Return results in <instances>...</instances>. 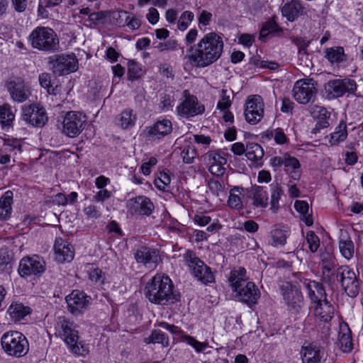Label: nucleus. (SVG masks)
Segmentation results:
<instances>
[{
  "mask_svg": "<svg viewBox=\"0 0 363 363\" xmlns=\"http://www.w3.org/2000/svg\"><path fill=\"white\" fill-rule=\"evenodd\" d=\"M224 43L222 35L206 34L187 50L186 58L194 67L203 68L216 62L222 55Z\"/></svg>",
  "mask_w": 363,
  "mask_h": 363,
  "instance_id": "f257e3e1",
  "label": "nucleus"
},
{
  "mask_svg": "<svg viewBox=\"0 0 363 363\" xmlns=\"http://www.w3.org/2000/svg\"><path fill=\"white\" fill-rule=\"evenodd\" d=\"M145 294L151 303L159 305L174 303L179 299L178 294L174 291L172 280L161 274L155 275L146 284Z\"/></svg>",
  "mask_w": 363,
  "mask_h": 363,
  "instance_id": "f03ea898",
  "label": "nucleus"
},
{
  "mask_svg": "<svg viewBox=\"0 0 363 363\" xmlns=\"http://www.w3.org/2000/svg\"><path fill=\"white\" fill-rule=\"evenodd\" d=\"M56 334L63 339L71 352L79 356H85L89 353L88 345L78 341L79 335L73 323L60 316L55 324Z\"/></svg>",
  "mask_w": 363,
  "mask_h": 363,
  "instance_id": "7ed1b4c3",
  "label": "nucleus"
},
{
  "mask_svg": "<svg viewBox=\"0 0 363 363\" xmlns=\"http://www.w3.org/2000/svg\"><path fill=\"white\" fill-rule=\"evenodd\" d=\"M32 48L42 51L51 52L57 50L59 40L55 31L49 28L38 26L28 36Z\"/></svg>",
  "mask_w": 363,
  "mask_h": 363,
  "instance_id": "20e7f679",
  "label": "nucleus"
},
{
  "mask_svg": "<svg viewBox=\"0 0 363 363\" xmlns=\"http://www.w3.org/2000/svg\"><path fill=\"white\" fill-rule=\"evenodd\" d=\"M1 346L9 356L21 357L29 350V343L24 335L18 331H9L1 337Z\"/></svg>",
  "mask_w": 363,
  "mask_h": 363,
  "instance_id": "39448f33",
  "label": "nucleus"
},
{
  "mask_svg": "<svg viewBox=\"0 0 363 363\" xmlns=\"http://www.w3.org/2000/svg\"><path fill=\"white\" fill-rule=\"evenodd\" d=\"M186 264L191 270L194 277L204 284L214 281V276L210 267L201 261L195 253L188 250L184 255Z\"/></svg>",
  "mask_w": 363,
  "mask_h": 363,
  "instance_id": "423d86ee",
  "label": "nucleus"
},
{
  "mask_svg": "<svg viewBox=\"0 0 363 363\" xmlns=\"http://www.w3.org/2000/svg\"><path fill=\"white\" fill-rule=\"evenodd\" d=\"M316 85L312 79L298 80L292 90L294 99L301 104L313 103L318 94Z\"/></svg>",
  "mask_w": 363,
  "mask_h": 363,
  "instance_id": "0eeeda50",
  "label": "nucleus"
},
{
  "mask_svg": "<svg viewBox=\"0 0 363 363\" xmlns=\"http://www.w3.org/2000/svg\"><path fill=\"white\" fill-rule=\"evenodd\" d=\"M281 291L289 311L291 314H300L304 304L301 291L289 283L281 286Z\"/></svg>",
  "mask_w": 363,
  "mask_h": 363,
  "instance_id": "6e6552de",
  "label": "nucleus"
},
{
  "mask_svg": "<svg viewBox=\"0 0 363 363\" xmlns=\"http://www.w3.org/2000/svg\"><path fill=\"white\" fill-rule=\"evenodd\" d=\"M86 117L82 112L68 111L63 118L62 133L70 138L79 135L84 130Z\"/></svg>",
  "mask_w": 363,
  "mask_h": 363,
  "instance_id": "1a4fd4ad",
  "label": "nucleus"
},
{
  "mask_svg": "<svg viewBox=\"0 0 363 363\" xmlns=\"http://www.w3.org/2000/svg\"><path fill=\"white\" fill-rule=\"evenodd\" d=\"M269 163L274 171L279 169L282 166L285 171L294 180H298L301 175V164L294 157L285 153L282 156H275L270 159Z\"/></svg>",
  "mask_w": 363,
  "mask_h": 363,
  "instance_id": "9d476101",
  "label": "nucleus"
},
{
  "mask_svg": "<svg viewBox=\"0 0 363 363\" xmlns=\"http://www.w3.org/2000/svg\"><path fill=\"white\" fill-rule=\"evenodd\" d=\"M49 63L52 72L58 75L67 74L78 69V60L73 53L52 56Z\"/></svg>",
  "mask_w": 363,
  "mask_h": 363,
  "instance_id": "9b49d317",
  "label": "nucleus"
},
{
  "mask_svg": "<svg viewBox=\"0 0 363 363\" xmlns=\"http://www.w3.org/2000/svg\"><path fill=\"white\" fill-rule=\"evenodd\" d=\"M336 278L341 282L345 293L350 297L359 294V284L355 272L347 266L340 267L336 271Z\"/></svg>",
  "mask_w": 363,
  "mask_h": 363,
  "instance_id": "f8f14e48",
  "label": "nucleus"
},
{
  "mask_svg": "<svg viewBox=\"0 0 363 363\" xmlns=\"http://www.w3.org/2000/svg\"><path fill=\"white\" fill-rule=\"evenodd\" d=\"M6 87L13 101L23 103L31 95V89L28 82L21 77L10 78L6 83Z\"/></svg>",
  "mask_w": 363,
  "mask_h": 363,
  "instance_id": "ddd939ff",
  "label": "nucleus"
},
{
  "mask_svg": "<svg viewBox=\"0 0 363 363\" xmlns=\"http://www.w3.org/2000/svg\"><path fill=\"white\" fill-rule=\"evenodd\" d=\"M46 269L43 258L33 255L22 258L18 265V273L22 277L40 276Z\"/></svg>",
  "mask_w": 363,
  "mask_h": 363,
  "instance_id": "4468645a",
  "label": "nucleus"
},
{
  "mask_svg": "<svg viewBox=\"0 0 363 363\" xmlns=\"http://www.w3.org/2000/svg\"><path fill=\"white\" fill-rule=\"evenodd\" d=\"M357 85L354 79L345 78L343 79H332L328 81L325 89L330 99L342 96L345 94H353L357 90Z\"/></svg>",
  "mask_w": 363,
  "mask_h": 363,
  "instance_id": "2eb2a0df",
  "label": "nucleus"
},
{
  "mask_svg": "<svg viewBox=\"0 0 363 363\" xmlns=\"http://www.w3.org/2000/svg\"><path fill=\"white\" fill-rule=\"evenodd\" d=\"M22 119L32 126L42 127L48 122V117L43 106L32 104L22 107Z\"/></svg>",
  "mask_w": 363,
  "mask_h": 363,
  "instance_id": "dca6fc26",
  "label": "nucleus"
},
{
  "mask_svg": "<svg viewBox=\"0 0 363 363\" xmlns=\"http://www.w3.org/2000/svg\"><path fill=\"white\" fill-rule=\"evenodd\" d=\"M184 94L185 99L177 107L179 116L188 118L202 114L205 111L204 106L199 103L196 96L191 95L187 90Z\"/></svg>",
  "mask_w": 363,
  "mask_h": 363,
  "instance_id": "f3484780",
  "label": "nucleus"
},
{
  "mask_svg": "<svg viewBox=\"0 0 363 363\" xmlns=\"http://www.w3.org/2000/svg\"><path fill=\"white\" fill-rule=\"evenodd\" d=\"M264 111L263 99L260 96L248 97L245 108V117L250 124H256L262 118Z\"/></svg>",
  "mask_w": 363,
  "mask_h": 363,
  "instance_id": "a211bd4d",
  "label": "nucleus"
},
{
  "mask_svg": "<svg viewBox=\"0 0 363 363\" xmlns=\"http://www.w3.org/2000/svg\"><path fill=\"white\" fill-rule=\"evenodd\" d=\"M91 298L84 291L74 290L66 297L68 310L74 315L85 311L90 303Z\"/></svg>",
  "mask_w": 363,
  "mask_h": 363,
  "instance_id": "6ab92c4d",
  "label": "nucleus"
},
{
  "mask_svg": "<svg viewBox=\"0 0 363 363\" xmlns=\"http://www.w3.org/2000/svg\"><path fill=\"white\" fill-rule=\"evenodd\" d=\"M134 257L138 263L143 264L150 270L155 269L160 261L159 251L147 247L137 249Z\"/></svg>",
  "mask_w": 363,
  "mask_h": 363,
  "instance_id": "aec40b11",
  "label": "nucleus"
},
{
  "mask_svg": "<svg viewBox=\"0 0 363 363\" xmlns=\"http://www.w3.org/2000/svg\"><path fill=\"white\" fill-rule=\"evenodd\" d=\"M300 354L303 363H326L323 359L325 354L324 350L318 343L304 344Z\"/></svg>",
  "mask_w": 363,
  "mask_h": 363,
  "instance_id": "412c9836",
  "label": "nucleus"
},
{
  "mask_svg": "<svg viewBox=\"0 0 363 363\" xmlns=\"http://www.w3.org/2000/svg\"><path fill=\"white\" fill-rule=\"evenodd\" d=\"M233 292L236 298L249 306L257 303L260 296L259 289L252 281L245 283L244 286Z\"/></svg>",
  "mask_w": 363,
  "mask_h": 363,
  "instance_id": "4be33fe9",
  "label": "nucleus"
},
{
  "mask_svg": "<svg viewBox=\"0 0 363 363\" xmlns=\"http://www.w3.org/2000/svg\"><path fill=\"white\" fill-rule=\"evenodd\" d=\"M127 206L131 213L143 216H150L155 208L151 200L145 196H138L129 199Z\"/></svg>",
  "mask_w": 363,
  "mask_h": 363,
  "instance_id": "5701e85b",
  "label": "nucleus"
},
{
  "mask_svg": "<svg viewBox=\"0 0 363 363\" xmlns=\"http://www.w3.org/2000/svg\"><path fill=\"white\" fill-rule=\"evenodd\" d=\"M55 259L60 262H71L74 256L72 245L67 240L60 238H57L54 245Z\"/></svg>",
  "mask_w": 363,
  "mask_h": 363,
  "instance_id": "b1692460",
  "label": "nucleus"
},
{
  "mask_svg": "<svg viewBox=\"0 0 363 363\" xmlns=\"http://www.w3.org/2000/svg\"><path fill=\"white\" fill-rule=\"evenodd\" d=\"M281 11L283 16L293 22L299 16L306 13V8L301 1L291 0L283 5Z\"/></svg>",
  "mask_w": 363,
  "mask_h": 363,
  "instance_id": "393cba45",
  "label": "nucleus"
},
{
  "mask_svg": "<svg viewBox=\"0 0 363 363\" xmlns=\"http://www.w3.org/2000/svg\"><path fill=\"white\" fill-rule=\"evenodd\" d=\"M172 131V122L167 119L158 121L153 125L147 128V134L152 139H160L171 133Z\"/></svg>",
  "mask_w": 363,
  "mask_h": 363,
  "instance_id": "a878e982",
  "label": "nucleus"
},
{
  "mask_svg": "<svg viewBox=\"0 0 363 363\" xmlns=\"http://www.w3.org/2000/svg\"><path fill=\"white\" fill-rule=\"evenodd\" d=\"M248 196L254 208H265L268 206V194L263 186H252Z\"/></svg>",
  "mask_w": 363,
  "mask_h": 363,
  "instance_id": "bb28decb",
  "label": "nucleus"
},
{
  "mask_svg": "<svg viewBox=\"0 0 363 363\" xmlns=\"http://www.w3.org/2000/svg\"><path fill=\"white\" fill-rule=\"evenodd\" d=\"M313 307V315L320 321L329 322L333 318L334 308L328 300L317 302Z\"/></svg>",
  "mask_w": 363,
  "mask_h": 363,
  "instance_id": "cd10ccee",
  "label": "nucleus"
},
{
  "mask_svg": "<svg viewBox=\"0 0 363 363\" xmlns=\"http://www.w3.org/2000/svg\"><path fill=\"white\" fill-rule=\"evenodd\" d=\"M337 344L344 352H350L353 348L351 330L346 323L340 325Z\"/></svg>",
  "mask_w": 363,
  "mask_h": 363,
  "instance_id": "c85d7f7f",
  "label": "nucleus"
},
{
  "mask_svg": "<svg viewBox=\"0 0 363 363\" xmlns=\"http://www.w3.org/2000/svg\"><path fill=\"white\" fill-rule=\"evenodd\" d=\"M305 284L308 297L313 305L317 302L327 300L325 291L321 284L315 281H308Z\"/></svg>",
  "mask_w": 363,
  "mask_h": 363,
  "instance_id": "c756f323",
  "label": "nucleus"
},
{
  "mask_svg": "<svg viewBox=\"0 0 363 363\" xmlns=\"http://www.w3.org/2000/svg\"><path fill=\"white\" fill-rule=\"evenodd\" d=\"M228 281L232 291L237 290L238 288L244 286L245 283L249 282L247 276V272L245 268L239 267L230 272Z\"/></svg>",
  "mask_w": 363,
  "mask_h": 363,
  "instance_id": "7c9ffc66",
  "label": "nucleus"
},
{
  "mask_svg": "<svg viewBox=\"0 0 363 363\" xmlns=\"http://www.w3.org/2000/svg\"><path fill=\"white\" fill-rule=\"evenodd\" d=\"M31 310L28 306H24L22 303L14 301L9 306L8 313L15 321L23 319L30 313Z\"/></svg>",
  "mask_w": 363,
  "mask_h": 363,
  "instance_id": "2f4dec72",
  "label": "nucleus"
},
{
  "mask_svg": "<svg viewBox=\"0 0 363 363\" xmlns=\"http://www.w3.org/2000/svg\"><path fill=\"white\" fill-rule=\"evenodd\" d=\"M136 115L133 111L127 108L122 111L116 118V123L123 129L130 128L135 125L136 122Z\"/></svg>",
  "mask_w": 363,
  "mask_h": 363,
  "instance_id": "473e14b6",
  "label": "nucleus"
},
{
  "mask_svg": "<svg viewBox=\"0 0 363 363\" xmlns=\"http://www.w3.org/2000/svg\"><path fill=\"white\" fill-rule=\"evenodd\" d=\"M264 156L262 147L257 143H249L246 146V157L249 160L256 162L257 165L261 164V160Z\"/></svg>",
  "mask_w": 363,
  "mask_h": 363,
  "instance_id": "72a5a7b5",
  "label": "nucleus"
},
{
  "mask_svg": "<svg viewBox=\"0 0 363 363\" xmlns=\"http://www.w3.org/2000/svg\"><path fill=\"white\" fill-rule=\"evenodd\" d=\"M13 201V192L6 191L0 198V218L6 219L11 214V204Z\"/></svg>",
  "mask_w": 363,
  "mask_h": 363,
  "instance_id": "f704fd0d",
  "label": "nucleus"
},
{
  "mask_svg": "<svg viewBox=\"0 0 363 363\" xmlns=\"http://www.w3.org/2000/svg\"><path fill=\"white\" fill-rule=\"evenodd\" d=\"M347 137V125L345 121H342L335 128V131L330 135L329 143L331 145H337L341 142L345 141Z\"/></svg>",
  "mask_w": 363,
  "mask_h": 363,
  "instance_id": "c9c22d12",
  "label": "nucleus"
},
{
  "mask_svg": "<svg viewBox=\"0 0 363 363\" xmlns=\"http://www.w3.org/2000/svg\"><path fill=\"white\" fill-rule=\"evenodd\" d=\"M341 255L347 259H350L354 255V243L347 235H342L339 242Z\"/></svg>",
  "mask_w": 363,
  "mask_h": 363,
  "instance_id": "e433bc0d",
  "label": "nucleus"
},
{
  "mask_svg": "<svg viewBox=\"0 0 363 363\" xmlns=\"http://www.w3.org/2000/svg\"><path fill=\"white\" fill-rule=\"evenodd\" d=\"M243 189L234 186L230 191L228 200V205L232 209L240 210L242 208V201L241 196L243 194Z\"/></svg>",
  "mask_w": 363,
  "mask_h": 363,
  "instance_id": "4c0bfd02",
  "label": "nucleus"
},
{
  "mask_svg": "<svg viewBox=\"0 0 363 363\" xmlns=\"http://www.w3.org/2000/svg\"><path fill=\"white\" fill-rule=\"evenodd\" d=\"M233 91L230 89H222L219 92V100L217 104L218 110L229 109L232 105Z\"/></svg>",
  "mask_w": 363,
  "mask_h": 363,
  "instance_id": "58836bf2",
  "label": "nucleus"
},
{
  "mask_svg": "<svg viewBox=\"0 0 363 363\" xmlns=\"http://www.w3.org/2000/svg\"><path fill=\"white\" fill-rule=\"evenodd\" d=\"M290 232L288 228H274L271 231L272 245L275 247L285 245L286 238L289 236Z\"/></svg>",
  "mask_w": 363,
  "mask_h": 363,
  "instance_id": "ea45409f",
  "label": "nucleus"
},
{
  "mask_svg": "<svg viewBox=\"0 0 363 363\" xmlns=\"http://www.w3.org/2000/svg\"><path fill=\"white\" fill-rule=\"evenodd\" d=\"M325 57L331 63H340L346 60L344 49L342 47L327 49Z\"/></svg>",
  "mask_w": 363,
  "mask_h": 363,
  "instance_id": "a19ab883",
  "label": "nucleus"
},
{
  "mask_svg": "<svg viewBox=\"0 0 363 363\" xmlns=\"http://www.w3.org/2000/svg\"><path fill=\"white\" fill-rule=\"evenodd\" d=\"M271 191V208L274 212H276L279 208V201L283 194V191L280 184L277 182H274L270 184Z\"/></svg>",
  "mask_w": 363,
  "mask_h": 363,
  "instance_id": "79ce46f5",
  "label": "nucleus"
},
{
  "mask_svg": "<svg viewBox=\"0 0 363 363\" xmlns=\"http://www.w3.org/2000/svg\"><path fill=\"white\" fill-rule=\"evenodd\" d=\"M144 342L146 344L160 343L166 347L169 345V338L162 331L154 330L148 337L145 338Z\"/></svg>",
  "mask_w": 363,
  "mask_h": 363,
  "instance_id": "37998d69",
  "label": "nucleus"
},
{
  "mask_svg": "<svg viewBox=\"0 0 363 363\" xmlns=\"http://www.w3.org/2000/svg\"><path fill=\"white\" fill-rule=\"evenodd\" d=\"M14 114L8 105L0 106V123L3 127L10 126L14 119Z\"/></svg>",
  "mask_w": 363,
  "mask_h": 363,
  "instance_id": "c03bdc74",
  "label": "nucleus"
},
{
  "mask_svg": "<svg viewBox=\"0 0 363 363\" xmlns=\"http://www.w3.org/2000/svg\"><path fill=\"white\" fill-rule=\"evenodd\" d=\"M153 45L160 52L174 51L179 48L178 42L174 39H169L165 42H154Z\"/></svg>",
  "mask_w": 363,
  "mask_h": 363,
  "instance_id": "a18cd8bd",
  "label": "nucleus"
},
{
  "mask_svg": "<svg viewBox=\"0 0 363 363\" xmlns=\"http://www.w3.org/2000/svg\"><path fill=\"white\" fill-rule=\"evenodd\" d=\"M170 183L171 178L169 175L165 172H160L159 177L154 181L155 186L162 191H168Z\"/></svg>",
  "mask_w": 363,
  "mask_h": 363,
  "instance_id": "49530a36",
  "label": "nucleus"
},
{
  "mask_svg": "<svg viewBox=\"0 0 363 363\" xmlns=\"http://www.w3.org/2000/svg\"><path fill=\"white\" fill-rule=\"evenodd\" d=\"M4 147L6 152H13L14 155L21 152V142L16 138H8L5 140Z\"/></svg>",
  "mask_w": 363,
  "mask_h": 363,
  "instance_id": "de8ad7c7",
  "label": "nucleus"
},
{
  "mask_svg": "<svg viewBox=\"0 0 363 363\" xmlns=\"http://www.w3.org/2000/svg\"><path fill=\"white\" fill-rule=\"evenodd\" d=\"M194 15L191 11H186L179 17L177 23V28L179 30L184 31L191 24L194 20Z\"/></svg>",
  "mask_w": 363,
  "mask_h": 363,
  "instance_id": "09e8293b",
  "label": "nucleus"
},
{
  "mask_svg": "<svg viewBox=\"0 0 363 363\" xmlns=\"http://www.w3.org/2000/svg\"><path fill=\"white\" fill-rule=\"evenodd\" d=\"M197 152L196 148L192 145H187L184 146L181 152V156L185 163L190 164L193 162L194 158L196 157Z\"/></svg>",
  "mask_w": 363,
  "mask_h": 363,
  "instance_id": "8fccbe9b",
  "label": "nucleus"
},
{
  "mask_svg": "<svg viewBox=\"0 0 363 363\" xmlns=\"http://www.w3.org/2000/svg\"><path fill=\"white\" fill-rule=\"evenodd\" d=\"M89 277L98 286L102 285L105 280L104 274L100 269L96 267H91L89 270Z\"/></svg>",
  "mask_w": 363,
  "mask_h": 363,
  "instance_id": "3c124183",
  "label": "nucleus"
},
{
  "mask_svg": "<svg viewBox=\"0 0 363 363\" xmlns=\"http://www.w3.org/2000/svg\"><path fill=\"white\" fill-rule=\"evenodd\" d=\"M306 240L310 250L312 252H316L320 246V240L313 231L307 233Z\"/></svg>",
  "mask_w": 363,
  "mask_h": 363,
  "instance_id": "603ef678",
  "label": "nucleus"
},
{
  "mask_svg": "<svg viewBox=\"0 0 363 363\" xmlns=\"http://www.w3.org/2000/svg\"><path fill=\"white\" fill-rule=\"evenodd\" d=\"M40 86L47 89L48 93L50 94H55L54 92L55 89H51V76L48 73H42L38 77Z\"/></svg>",
  "mask_w": 363,
  "mask_h": 363,
  "instance_id": "864d4df0",
  "label": "nucleus"
},
{
  "mask_svg": "<svg viewBox=\"0 0 363 363\" xmlns=\"http://www.w3.org/2000/svg\"><path fill=\"white\" fill-rule=\"evenodd\" d=\"M183 339L187 342V344L192 346L198 352L204 351L207 347V344L199 342L191 336L184 335Z\"/></svg>",
  "mask_w": 363,
  "mask_h": 363,
  "instance_id": "5fc2aeb1",
  "label": "nucleus"
},
{
  "mask_svg": "<svg viewBox=\"0 0 363 363\" xmlns=\"http://www.w3.org/2000/svg\"><path fill=\"white\" fill-rule=\"evenodd\" d=\"M174 98L171 95H164L160 98V109L162 112L171 110L173 107Z\"/></svg>",
  "mask_w": 363,
  "mask_h": 363,
  "instance_id": "6e6d98bb",
  "label": "nucleus"
},
{
  "mask_svg": "<svg viewBox=\"0 0 363 363\" xmlns=\"http://www.w3.org/2000/svg\"><path fill=\"white\" fill-rule=\"evenodd\" d=\"M208 157L209 165L225 164L227 162V160L225 159V157L218 152H210L208 154Z\"/></svg>",
  "mask_w": 363,
  "mask_h": 363,
  "instance_id": "4d7b16f0",
  "label": "nucleus"
},
{
  "mask_svg": "<svg viewBox=\"0 0 363 363\" xmlns=\"http://www.w3.org/2000/svg\"><path fill=\"white\" fill-rule=\"evenodd\" d=\"M240 231H247L250 233H256L259 229V225L252 220L245 221L240 226L237 227Z\"/></svg>",
  "mask_w": 363,
  "mask_h": 363,
  "instance_id": "13d9d810",
  "label": "nucleus"
},
{
  "mask_svg": "<svg viewBox=\"0 0 363 363\" xmlns=\"http://www.w3.org/2000/svg\"><path fill=\"white\" fill-rule=\"evenodd\" d=\"M311 113L313 117L320 119H326L330 118V113L323 106H315L311 108Z\"/></svg>",
  "mask_w": 363,
  "mask_h": 363,
  "instance_id": "bf43d9fd",
  "label": "nucleus"
},
{
  "mask_svg": "<svg viewBox=\"0 0 363 363\" xmlns=\"http://www.w3.org/2000/svg\"><path fill=\"white\" fill-rule=\"evenodd\" d=\"M271 135L274 137V139L277 144L283 145L287 143L288 139L281 128H277L272 130Z\"/></svg>",
  "mask_w": 363,
  "mask_h": 363,
  "instance_id": "052dcab7",
  "label": "nucleus"
},
{
  "mask_svg": "<svg viewBox=\"0 0 363 363\" xmlns=\"http://www.w3.org/2000/svg\"><path fill=\"white\" fill-rule=\"evenodd\" d=\"M84 213L90 218L97 219L101 217V213L99 208L94 205H89L84 208Z\"/></svg>",
  "mask_w": 363,
  "mask_h": 363,
  "instance_id": "680f3d73",
  "label": "nucleus"
},
{
  "mask_svg": "<svg viewBox=\"0 0 363 363\" xmlns=\"http://www.w3.org/2000/svg\"><path fill=\"white\" fill-rule=\"evenodd\" d=\"M111 197V192L107 189H102L97 191L93 197V199L96 202H103L105 200Z\"/></svg>",
  "mask_w": 363,
  "mask_h": 363,
  "instance_id": "e2e57ef3",
  "label": "nucleus"
},
{
  "mask_svg": "<svg viewBox=\"0 0 363 363\" xmlns=\"http://www.w3.org/2000/svg\"><path fill=\"white\" fill-rule=\"evenodd\" d=\"M11 6L16 12L22 13L27 8L28 0H11Z\"/></svg>",
  "mask_w": 363,
  "mask_h": 363,
  "instance_id": "0e129e2a",
  "label": "nucleus"
},
{
  "mask_svg": "<svg viewBox=\"0 0 363 363\" xmlns=\"http://www.w3.org/2000/svg\"><path fill=\"white\" fill-rule=\"evenodd\" d=\"M157 160L155 157H150L148 162H145L141 166V171L144 175H149L151 172V167L155 166Z\"/></svg>",
  "mask_w": 363,
  "mask_h": 363,
  "instance_id": "69168bd1",
  "label": "nucleus"
},
{
  "mask_svg": "<svg viewBox=\"0 0 363 363\" xmlns=\"http://www.w3.org/2000/svg\"><path fill=\"white\" fill-rule=\"evenodd\" d=\"M255 35L244 33L240 35L238 38V41L240 44L244 45L245 46L250 47L255 42Z\"/></svg>",
  "mask_w": 363,
  "mask_h": 363,
  "instance_id": "338daca9",
  "label": "nucleus"
},
{
  "mask_svg": "<svg viewBox=\"0 0 363 363\" xmlns=\"http://www.w3.org/2000/svg\"><path fill=\"white\" fill-rule=\"evenodd\" d=\"M147 19L151 24H155L158 22L160 14L158 11L155 8H150L146 15Z\"/></svg>",
  "mask_w": 363,
  "mask_h": 363,
  "instance_id": "774afa93",
  "label": "nucleus"
}]
</instances>
